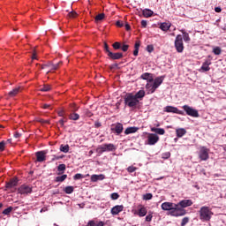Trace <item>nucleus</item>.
Instances as JSON below:
<instances>
[{
  "label": "nucleus",
  "mask_w": 226,
  "mask_h": 226,
  "mask_svg": "<svg viewBox=\"0 0 226 226\" xmlns=\"http://www.w3.org/2000/svg\"><path fill=\"white\" fill-rule=\"evenodd\" d=\"M98 176V181H103L105 179V175H97Z\"/></svg>",
  "instance_id": "69168bd1"
},
{
  "label": "nucleus",
  "mask_w": 226,
  "mask_h": 226,
  "mask_svg": "<svg viewBox=\"0 0 226 226\" xmlns=\"http://www.w3.org/2000/svg\"><path fill=\"white\" fill-rule=\"evenodd\" d=\"M209 66H211V60H206L203 63L200 70H202V72H209V70H211Z\"/></svg>",
  "instance_id": "412c9836"
},
{
  "label": "nucleus",
  "mask_w": 226,
  "mask_h": 226,
  "mask_svg": "<svg viewBox=\"0 0 226 226\" xmlns=\"http://www.w3.org/2000/svg\"><path fill=\"white\" fill-rule=\"evenodd\" d=\"M116 26L117 27H124V24L123 23V21L118 20V21H117Z\"/></svg>",
  "instance_id": "bf43d9fd"
},
{
  "label": "nucleus",
  "mask_w": 226,
  "mask_h": 226,
  "mask_svg": "<svg viewBox=\"0 0 226 226\" xmlns=\"http://www.w3.org/2000/svg\"><path fill=\"white\" fill-rule=\"evenodd\" d=\"M175 49L177 52H179V53L185 50V44L183 43V36L181 34H178L176 37Z\"/></svg>",
  "instance_id": "423d86ee"
},
{
  "label": "nucleus",
  "mask_w": 226,
  "mask_h": 226,
  "mask_svg": "<svg viewBox=\"0 0 226 226\" xmlns=\"http://www.w3.org/2000/svg\"><path fill=\"white\" fill-rule=\"evenodd\" d=\"M60 151H62V153H68V151H70V146L68 145H61L60 146Z\"/></svg>",
  "instance_id": "f704fd0d"
},
{
  "label": "nucleus",
  "mask_w": 226,
  "mask_h": 226,
  "mask_svg": "<svg viewBox=\"0 0 226 226\" xmlns=\"http://www.w3.org/2000/svg\"><path fill=\"white\" fill-rule=\"evenodd\" d=\"M91 181L96 183V181H98V175H92Z\"/></svg>",
  "instance_id": "6e6d98bb"
},
{
  "label": "nucleus",
  "mask_w": 226,
  "mask_h": 226,
  "mask_svg": "<svg viewBox=\"0 0 226 226\" xmlns=\"http://www.w3.org/2000/svg\"><path fill=\"white\" fill-rule=\"evenodd\" d=\"M160 29H162V31H169L170 29V24L162 23L160 26Z\"/></svg>",
  "instance_id": "bb28decb"
},
{
  "label": "nucleus",
  "mask_w": 226,
  "mask_h": 226,
  "mask_svg": "<svg viewBox=\"0 0 226 226\" xmlns=\"http://www.w3.org/2000/svg\"><path fill=\"white\" fill-rule=\"evenodd\" d=\"M153 220V212H148V215L146 216V222H151Z\"/></svg>",
  "instance_id": "49530a36"
},
{
  "label": "nucleus",
  "mask_w": 226,
  "mask_h": 226,
  "mask_svg": "<svg viewBox=\"0 0 226 226\" xmlns=\"http://www.w3.org/2000/svg\"><path fill=\"white\" fill-rule=\"evenodd\" d=\"M123 209H124L123 205H117L111 208V215H116L118 213L123 212Z\"/></svg>",
  "instance_id": "ddd939ff"
},
{
  "label": "nucleus",
  "mask_w": 226,
  "mask_h": 226,
  "mask_svg": "<svg viewBox=\"0 0 226 226\" xmlns=\"http://www.w3.org/2000/svg\"><path fill=\"white\" fill-rule=\"evenodd\" d=\"M198 155L201 162H207V160H209V149L206 147H200L198 152Z\"/></svg>",
  "instance_id": "20e7f679"
},
{
  "label": "nucleus",
  "mask_w": 226,
  "mask_h": 226,
  "mask_svg": "<svg viewBox=\"0 0 226 226\" xmlns=\"http://www.w3.org/2000/svg\"><path fill=\"white\" fill-rule=\"evenodd\" d=\"M134 98L138 100V102L140 103V101L144 99V96H146V91L144 90H139L135 94H133Z\"/></svg>",
  "instance_id": "4468645a"
},
{
  "label": "nucleus",
  "mask_w": 226,
  "mask_h": 226,
  "mask_svg": "<svg viewBox=\"0 0 226 226\" xmlns=\"http://www.w3.org/2000/svg\"><path fill=\"white\" fill-rule=\"evenodd\" d=\"M183 33V34H184V36H183V38H184V41H190V34H188V33H186V32H182Z\"/></svg>",
  "instance_id": "37998d69"
},
{
  "label": "nucleus",
  "mask_w": 226,
  "mask_h": 226,
  "mask_svg": "<svg viewBox=\"0 0 226 226\" xmlns=\"http://www.w3.org/2000/svg\"><path fill=\"white\" fill-rule=\"evenodd\" d=\"M68 17H69L70 19H75V18L77 17V13H76L75 11H71V12H69V14H68Z\"/></svg>",
  "instance_id": "603ef678"
},
{
  "label": "nucleus",
  "mask_w": 226,
  "mask_h": 226,
  "mask_svg": "<svg viewBox=\"0 0 226 226\" xmlns=\"http://www.w3.org/2000/svg\"><path fill=\"white\" fill-rule=\"evenodd\" d=\"M58 116H59V117H64V110L58 111Z\"/></svg>",
  "instance_id": "338daca9"
},
{
  "label": "nucleus",
  "mask_w": 226,
  "mask_h": 226,
  "mask_svg": "<svg viewBox=\"0 0 226 226\" xmlns=\"http://www.w3.org/2000/svg\"><path fill=\"white\" fill-rule=\"evenodd\" d=\"M66 121H68V119L62 118L58 121V123L59 124H61V126H64V124L66 123Z\"/></svg>",
  "instance_id": "4d7b16f0"
},
{
  "label": "nucleus",
  "mask_w": 226,
  "mask_h": 226,
  "mask_svg": "<svg viewBox=\"0 0 226 226\" xmlns=\"http://www.w3.org/2000/svg\"><path fill=\"white\" fill-rule=\"evenodd\" d=\"M121 49L123 52H128V49H130V46L128 44H124L123 46H121Z\"/></svg>",
  "instance_id": "8fccbe9b"
},
{
  "label": "nucleus",
  "mask_w": 226,
  "mask_h": 226,
  "mask_svg": "<svg viewBox=\"0 0 226 226\" xmlns=\"http://www.w3.org/2000/svg\"><path fill=\"white\" fill-rule=\"evenodd\" d=\"M186 134V130L185 129H177V137H183V135Z\"/></svg>",
  "instance_id": "473e14b6"
},
{
  "label": "nucleus",
  "mask_w": 226,
  "mask_h": 226,
  "mask_svg": "<svg viewBox=\"0 0 226 226\" xmlns=\"http://www.w3.org/2000/svg\"><path fill=\"white\" fill-rule=\"evenodd\" d=\"M46 154H47V151H39L35 153V156L37 158V162H45L46 160Z\"/></svg>",
  "instance_id": "f8f14e48"
},
{
  "label": "nucleus",
  "mask_w": 226,
  "mask_h": 226,
  "mask_svg": "<svg viewBox=\"0 0 226 226\" xmlns=\"http://www.w3.org/2000/svg\"><path fill=\"white\" fill-rule=\"evenodd\" d=\"M187 116H191V117H199V111L188 105H184L182 107Z\"/></svg>",
  "instance_id": "0eeeda50"
},
{
  "label": "nucleus",
  "mask_w": 226,
  "mask_h": 226,
  "mask_svg": "<svg viewBox=\"0 0 226 226\" xmlns=\"http://www.w3.org/2000/svg\"><path fill=\"white\" fill-rule=\"evenodd\" d=\"M22 91V88L20 87H17L13 88L11 91L9 92L10 98H13L14 96H17L19 93Z\"/></svg>",
  "instance_id": "f3484780"
},
{
  "label": "nucleus",
  "mask_w": 226,
  "mask_h": 226,
  "mask_svg": "<svg viewBox=\"0 0 226 226\" xmlns=\"http://www.w3.org/2000/svg\"><path fill=\"white\" fill-rule=\"evenodd\" d=\"M143 16L146 17V19H149V17H153V13H154L153 11L149 9H144L142 11Z\"/></svg>",
  "instance_id": "393cba45"
},
{
  "label": "nucleus",
  "mask_w": 226,
  "mask_h": 226,
  "mask_svg": "<svg viewBox=\"0 0 226 226\" xmlns=\"http://www.w3.org/2000/svg\"><path fill=\"white\" fill-rule=\"evenodd\" d=\"M107 151H116V146H114V144H104L102 146H100L97 147L96 149V153H98V154H102V153H105Z\"/></svg>",
  "instance_id": "39448f33"
},
{
  "label": "nucleus",
  "mask_w": 226,
  "mask_h": 226,
  "mask_svg": "<svg viewBox=\"0 0 226 226\" xmlns=\"http://www.w3.org/2000/svg\"><path fill=\"white\" fill-rule=\"evenodd\" d=\"M73 186L72 185H69V186H66L64 190V192H65L68 195H70L71 193H73Z\"/></svg>",
  "instance_id": "2f4dec72"
},
{
  "label": "nucleus",
  "mask_w": 226,
  "mask_h": 226,
  "mask_svg": "<svg viewBox=\"0 0 226 226\" xmlns=\"http://www.w3.org/2000/svg\"><path fill=\"white\" fill-rule=\"evenodd\" d=\"M108 57H109V59H113V60H117V59H123V53L121 52H117V53H109Z\"/></svg>",
  "instance_id": "2eb2a0df"
},
{
  "label": "nucleus",
  "mask_w": 226,
  "mask_h": 226,
  "mask_svg": "<svg viewBox=\"0 0 226 226\" xmlns=\"http://www.w3.org/2000/svg\"><path fill=\"white\" fill-rule=\"evenodd\" d=\"M134 49H140V41H136L134 44Z\"/></svg>",
  "instance_id": "052dcab7"
},
{
  "label": "nucleus",
  "mask_w": 226,
  "mask_h": 226,
  "mask_svg": "<svg viewBox=\"0 0 226 226\" xmlns=\"http://www.w3.org/2000/svg\"><path fill=\"white\" fill-rule=\"evenodd\" d=\"M85 116H87V117H92L93 112H91V110H89V109H86Z\"/></svg>",
  "instance_id": "864d4df0"
},
{
  "label": "nucleus",
  "mask_w": 226,
  "mask_h": 226,
  "mask_svg": "<svg viewBox=\"0 0 226 226\" xmlns=\"http://www.w3.org/2000/svg\"><path fill=\"white\" fill-rule=\"evenodd\" d=\"M19 184V180L17 178L11 179L10 182L6 184V188H14Z\"/></svg>",
  "instance_id": "5701e85b"
},
{
  "label": "nucleus",
  "mask_w": 226,
  "mask_h": 226,
  "mask_svg": "<svg viewBox=\"0 0 226 226\" xmlns=\"http://www.w3.org/2000/svg\"><path fill=\"white\" fill-rule=\"evenodd\" d=\"M213 52L215 56H220V54H222V48L215 47L213 49Z\"/></svg>",
  "instance_id": "c9c22d12"
},
{
  "label": "nucleus",
  "mask_w": 226,
  "mask_h": 226,
  "mask_svg": "<svg viewBox=\"0 0 226 226\" xmlns=\"http://www.w3.org/2000/svg\"><path fill=\"white\" fill-rule=\"evenodd\" d=\"M192 205H193V201H192V200H183L177 204V207H179L180 206L181 209H185V207H190V206H192Z\"/></svg>",
  "instance_id": "9b49d317"
},
{
  "label": "nucleus",
  "mask_w": 226,
  "mask_h": 226,
  "mask_svg": "<svg viewBox=\"0 0 226 226\" xmlns=\"http://www.w3.org/2000/svg\"><path fill=\"white\" fill-rule=\"evenodd\" d=\"M119 64H113L112 65H110V70H114L116 68H118Z\"/></svg>",
  "instance_id": "774afa93"
},
{
  "label": "nucleus",
  "mask_w": 226,
  "mask_h": 226,
  "mask_svg": "<svg viewBox=\"0 0 226 226\" xmlns=\"http://www.w3.org/2000/svg\"><path fill=\"white\" fill-rule=\"evenodd\" d=\"M162 211H169L170 216L179 217L185 216L186 211L179 207L177 204L172 202H164L161 205Z\"/></svg>",
  "instance_id": "f257e3e1"
},
{
  "label": "nucleus",
  "mask_w": 226,
  "mask_h": 226,
  "mask_svg": "<svg viewBox=\"0 0 226 226\" xmlns=\"http://www.w3.org/2000/svg\"><path fill=\"white\" fill-rule=\"evenodd\" d=\"M105 19V13H100L97 16H95V22H102Z\"/></svg>",
  "instance_id": "c756f323"
},
{
  "label": "nucleus",
  "mask_w": 226,
  "mask_h": 226,
  "mask_svg": "<svg viewBox=\"0 0 226 226\" xmlns=\"http://www.w3.org/2000/svg\"><path fill=\"white\" fill-rule=\"evenodd\" d=\"M101 126H102V123H100V121L94 122V128H101Z\"/></svg>",
  "instance_id": "0e129e2a"
},
{
  "label": "nucleus",
  "mask_w": 226,
  "mask_h": 226,
  "mask_svg": "<svg viewBox=\"0 0 226 226\" xmlns=\"http://www.w3.org/2000/svg\"><path fill=\"white\" fill-rule=\"evenodd\" d=\"M147 89H148L149 93L153 94L154 91H156L157 88H154V87L149 83L146 86Z\"/></svg>",
  "instance_id": "72a5a7b5"
},
{
  "label": "nucleus",
  "mask_w": 226,
  "mask_h": 226,
  "mask_svg": "<svg viewBox=\"0 0 226 226\" xmlns=\"http://www.w3.org/2000/svg\"><path fill=\"white\" fill-rule=\"evenodd\" d=\"M69 119H71V121H79L80 119V115L72 111V113L69 115Z\"/></svg>",
  "instance_id": "b1692460"
},
{
  "label": "nucleus",
  "mask_w": 226,
  "mask_h": 226,
  "mask_svg": "<svg viewBox=\"0 0 226 226\" xmlns=\"http://www.w3.org/2000/svg\"><path fill=\"white\" fill-rule=\"evenodd\" d=\"M137 132H139V128L138 127H128L125 129L124 131V134L125 135H130L131 133H137Z\"/></svg>",
  "instance_id": "4be33fe9"
},
{
  "label": "nucleus",
  "mask_w": 226,
  "mask_h": 226,
  "mask_svg": "<svg viewBox=\"0 0 226 226\" xmlns=\"http://www.w3.org/2000/svg\"><path fill=\"white\" fill-rule=\"evenodd\" d=\"M66 170V164H59L57 167L58 174H64V171Z\"/></svg>",
  "instance_id": "cd10ccee"
},
{
  "label": "nucleus",
  "mask_w": 226,
  "mask_h": 226,
  "mask_svg": "<svg viewBox=\"0 0 226 226\" xmlns=\"http://www.w3.org/2000/svg\"><path fill=\"white\" fill-rule=\"evenodd\" d=\"M5 146H6V143H4V142H0V151H4Z\"/></svg>",
  "instance_id": "e2e57ef3"
},
{
  "label": "nucleus",
  "mask_w": 226,
  "mask_h": 226,
  "mask_svg": "<svg viewBox=\"0 0 226 226\" xmlns=\"http://www.w3.org/2000/svg\"><path fill=\"white\" fill-rule=\"evenodd\" d=\"M147 50L151 53L153 50H154V47L153 45H147Z\"/></svg>",
  "instance_id": "5fc2aeb1"
},
{
  "label": "nucleus",
  "mask_w": 226,
  "mask_h": 226,
  "mask_svg": "<svg viewBox=\"0 0 226 226\" xmlns=\"http://www.w3.org/2000/svg\"><path fill=\"white\" fill-rule=\"evenodd\" d=\"M112 47L115 50H119V49H121V42L116 41L112 44Z\"/></svg>",
  "instance_id": "4c0bfd02"
},
{
  "label": "nucleus",
  "mask_w": 226,
  "mask_h": 226,
  "mask_svg": "<svg viewBox=\"0 0 226 226\" xmlns=\"http://www.w3.org/2000/svg\"><path fill=\"white\" fill-rule=\"evenodd\" d=\"M160 140V138L156 134H151L148 137V142H157Z\"/></svg>",
  "instance_id": "a878e982"
},
{
  "label": "nucleus",
  "mask_w": 226,
  "mask_h": 226,
  "mask_svg": "<svg viewBox=\"0 0 226 226\" xmlns=\"http://www.w3.org/2000/svg\"><path fill=\"white\" fill-rule=\"evenodd\" d=\"M66 177H68V175H62V176L56 177L55 180L56 181V183H63V181H64Z\"/></svg>",
  "instance_id": "7c9ffc66"
},
{
  "label": "nucleus",
  "mask_w": 226,
  "mask_h": 226,
  "mask_svg": "<svg viewBox=\"0 0 226 226\" xmlns=\"http://www.w3.org/2000/svg\"><path fill=\"white\" fill-rule=\"evenodd\" d=\"M104 51L108 56H109V53H112V51H110V49H109V44H107V42L104 43Z\"/></svg>",
  "instance_id": "a18cd8bd"
},
{
  "label": "nucleus",
  "mask_w": 226,
  "mask_h": 226,
  "mask_svg": "<svg viewBox=\"0 0 226 226\" xmlns=\"http://www.w3.org/2000/svg\"><path fill=\"white\" fill-rule=\"evenodd\" d=\"M84 177V175L80 174V173H77L76 175H74L73 179L77 180V179H82Z\"/></svg>",
  "instance_id": "09e8293b"
},
{
  "label": "nucleus",
  "mask_w": 226,
  "mask_h": 226,
  "mask_svg": "<svg viewBox=\"0 0 226 226\" xmlns=\"http://www.w3.org/2000/svg\"><path fill=\"white\" fill-rule=\"evenodd\" d=\"M199 213L201 222H209L213 216V211L209 207H201Z\"/></svg>",
  "instance_id": "f03ea898"
},
{
  "label": "nucleus",
  "mask_w": 226,
  "mask_h": 226,
  "mask_svg": "<svg viewBox=\"0 0 226 226\" xmlns=\"http://www.w3.org/2000/svg\"><path fill=\"white\" fill-rule=\"evenodd\" d=\"M151 199H153L152 193H146L143 195V200H151Z\"/></svg>",
  "instance_id": "a19ab883"
},
{
  "label": "nucleus",
  "mask_w": 226,
  "mask_h": 226,
  "mask_svg": "<svg viewBox=\"0 0 226 226\" xmlns=\"http://www.w3.org/2000/svg\"><path fill=\"white\" fill-rule=\"evenodd\" d=\"M71 107L72 109V112H77L79 110V107L76 104H72Z\"/></svg>",
  "instance_id": "13d9d810"
},
{
  "label": "nucleus",
  "mask_w": 226,
  "mask_h": 226,
  "mask_svg": "<svg viewBox=\"0 0 226 226\" xmlns=\"http://www.w3.org/2000/svg\"><path fill=\"white\" fill-rule=\"evenodd\" d=\"M135 170H137V168H135L134 166H129L127 168V171L132 173V172H135Z\"/></svg>",
  "instance_id": "3c124183"
},
{
  "label": "nucleus",
  "mask_w": 226,
  "mask_h": 226,
  "mask_svg": "<svg viewBox=\"0 0 226 226\" xmlns=\"http://www.w3.org/2000/svg\"><path fill=\"white\" fill-rule=\"evenodd\" d=\"M164 112L171 114H179L180 116H185V111L179 110L177 107L174 106H166L164 108Z\"/></svg>",
  "instance_id": "9d476101"
},
{
  "label": "nucleus",
  "mask_w": 226,
  "mask_h": 226,
  "mask_svg": "<svg viewBox=\"0 0 226 226\" xmlns=\"http://www.w3.org/2000/svg\"><path fill=\"white\" fill-rule=\"evenodd\" d=\"M105 222L103 221H94L91 220L87 222V226H104Z\"/></svg>",
  "instance_id": "aec40b11"
},
{
  "label": "nucleus",
  "mask_w": 226,
  "mask_h": 226,
  "mask_svg": "<svg viewBox=\"0 0 226 226\" xmlns=\"http://www.w3.org/2000/svg\"><path fill=\"white\" fill-rule=\"evenodd\" d=\"M162 160H169L170 158V152H165L162 154Z\"/></svg>",
  "instance_id": "79ce46f5"
},
{
  "label": "nucleus",
  "mask_w": 226,
  "mask_h": 226,
  "mask_svg": "<svg viewBox=\"0 0 226 226\" xmlns=\"http://www.w3.org/2000/svg\"><path fill=\"white\" fill-rule=\"evenodd\" d=\"M124 102L127 107L130 109H137L139 107V100L133 95V94H128L124 99Z\"/></svg>",
  "instance_id": "7ed1b4c3"
},
{
  "label": "nucleus",
  "mask_w": 226,
  "mask_h": 226,
  "mask_svg": "<svg viewBox=\"0 0 226 226\" xmlns=\"http://www.w3.org/2000/svg\"><path fill=\"white\" fill-rule=\"evenodd\" d=\"M111 199L112 200H117V199H119V194L117 192L111 193Z\"/></svg>",
  "instance_id": "de8ad7c7"
},
{
  "label": "nucleus",
  "mask_w": 226,
  "mask_h": 226,
  "mask_svg": "<svg viewBox=\"0 0 226 226\" xmlns=\"http://www.w3.org/2000/svg\"><path fill=\"white\" fill-rule=\"evenodd\" d=\"M152 132H154V133H157L158 135L165 134V129H162V128H153Z\"/></svg>",
  "instance_id": "c85d7f7f"
},
{
  "label": "nucleus",
  "mask_w": 226,
  "mask_h": 226,
  "mask_svg": "<svg viewBox=\"0 0 226 226\" xmlns=\"http://www.w3.org/2000/svg\"><path fill=\"white\" fill-rule=\"evenodd\" d=\"M110 130L113 133H117V135H121L124 130L123 124L121 123L112 124L110 126Z\"/></svg>",
  "instance_id": "6e6552de"
},
{
  "label": "nucleus",
  "mask_w": 226,
  "mask_h": 226,
  "mask_svg": "<svg viewBox=\"0 0 226 226\" xmlns=\"http://www.w3.org/2000/svg\"><path fill=\"white\" fill-rule=\"evenodd\" d=\"M13 211V207H9L3 211V215H10Z\"/></svg>",
  "instance_id": "ea45409f"
},
{
  "label": "nucleus",
  "mask_w": 226,
  "mask_h": 226,
  "mask_svg": "<svg viewBox=\"0 0 226 226\" xmlns=\"http://www.w3.org/2000/svg\"><path fill=\"white\" fill-rule=\"evenodd\" d=\"M190 222V217H184L181 222V226L186 225Z\"/></svg>",
  "instance_id": "c03bdc74"
},
{
  "label": "nucleus",
  "mask_w": 226,
  "mask_h": 226,
  "mask_svg": "<svg viewBox=\"0 0 226 226\" xmlns=\"http://www.w3.org/2000/svg\"><path fill=\"white\" fill-rule=\"evenodd\" d=\"M61 64H63L62 61L58 62L57 64H54L52 62H49L48 64H46L47 68H50V70H58Z\"/></svg>",
  "instance_id": "dca6fc26"
},
{
  "label": "nucleus",
  "mask_w": 226,
  "mask_h": 226,
  "mask_svg": "<svg viewBox=\"0 0 226 226\" xmlns=\"http://www.w3.org/2000/svg\"><path fill=\"white\" fill-rule=\"evenodd\" d=\"M137 215L139 218L146 216V215H147V208H146V207L139 206Z\"/></svg>",
  "instance_id": "a211bd4d"
},
{
  "label": "nucleus",
  "mask_w": 226,
  "mask_h": 226,
  "mask_svg": "<svg viewBox=\"0 0 226 226\" xmlns=\"http://www.w3.org/2000/svg\"><path fill=\"white\" fill-rule=\"evenodd\" d=\"M163 76L161 77H157L155 78L153 86L154 87V88L160 87V86H162V84H163Z\"/></svg>",
  "instance_id": "6ab92c4d"
},
{
  "label": "nucleus",
  "mask_w": 226,
  "mask_h": 226,
  "mask_svg": "<svg viewBox=\"0 0 226 226\" xmlns=\"http://www.w3.org/2000/svg\"><path fill=\"white\" fill-rule=\"evenodd\" d=\"M19 193L20 195H29V193H33V187L27 185H22L19 189H18Z\"/></svg>",
  "instance_id": "1a4fd4ad"
},
{
  "label": "nucleus",
  "mask_w": 226,
  "mask_h": 226,
  "mask_svg": "<svg viewBox=\"0 0 226 226\" xmlns=\"http://www.w3.org/2000/svg\"><path fill=\"white\" fill-rule=\"evenodd\" d=\"M50 89H51L50 85H44L42 87L40 88V91L47 93L50 91Z\"/></svg>",
  "instance_id": "e433bc0d"
},
{
  "label": "nucleus",
  "mask_w": 226,
  "mask_h": 226,
  "mask_svg": "<svg viewBox=\"0 0 226 226\" xmlns=\"http://www.w3.org/2000/svg\"><path fill=\"white\" fill-rule=\"evenodd\" d=\"M151 77V73L145 72L141 75V79L143 80H149V78Z\"/></svg>",
  "instance_id": "58836bf2"
},
{
  "label": "nucleus",
  "mask_w": 226,
  "mask_h": 226,
  "mask_svg": "<svg viewBox=\"0 0 226 226\" xmlns=\"http://www.w3.org/2000/svg\"><path fill=\"white\" fill-rule=\"evenodd\" d=\"M141 27L146 28L147 27V20H141Z\"/></svg>",
  "instance_id": "680f3d73"
}]
</instances>
